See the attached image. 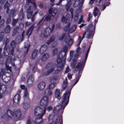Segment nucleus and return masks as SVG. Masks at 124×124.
<instances>
[{"label": "nucleus", "mask_w": 124, "mask_h": 124, "mask_svg": "<svg viewBox=\"0 0 124 124\" xmlns=\"http://www.w3.org/2000/svg\"><path fill=\"white\" fill-rule=\"evenodd\" d=\"M70 90L66 91L63 95L61 101L62 105H59L54 107L53 112L55 113L56 111H59L60 113H62L65 106L68 104L70 93Z\"/></svg>", "instance_id": "1"}, {"label": "nucleus", "mask_w": 124, "mask_h": 124, "mask_svg": "<svg viewBox=\"0 0 124 124\" xmlns=\"http://www.w3.org/2000/svg\"><path fill=\"white\" fill-rule=\"evenodd\" d=\"M92 25H89L86 31L84 32L82 38L81 37H79L78 39L79 42L78 45H79L83 39L85 38V36L86 34V37L87 39L92 38L94 33L95 28V24L92 27Z\"/></svg>", "instance_id": "2"}, {"label": "nucleus", "mask_w": 124, "mask_h": 124, "mask_svg": "<svg viewBox=\"0 0 124 124\" xmlns=\"http://www.w3.org/2000/svg\"><path fill=\"white\" fill-rule=\"evenodd\" d=\"M27 2L30 4V5L27 9L28 14L27 17L28 18H31L32 21H33L35 17L34 15L37 13L35 12L33 15L32 16V14L34 11H35L36 9V6L35 3L33 2V0H27Z\"/></svg>", "instance_id": "3"}, {"label": "nucleus", "mask_w": 124, "mask_h": 124, "mask_svg": "<svg viewBox=\"0 0 124 124\" xmlns=\"http://www.w3.org/2000/svg\"><path fill=\"white\" fill-rule=\"evenodd\" d=\"M46 108L42 109L39 107H36L35 109L34 114L38 116V118L36 119V122L38 124H43L42 116L45 114Z\"/></svg>", "instance_id": "4"}, {"label": "nucleus", "mask_w": 124, "mask_h": 124, "mask_svg": "<svg viewBox=\"0 0 124 124\" xmlns=\"http://www.w3.org/2000/svg\"><path fill=\"white\" fill-rule=\"evenodd\" d=\"M82 62H79L75 68V70L78 71V74L76 75L75 78L74 80L75 82L73 86L78 82L81 77L82 73L81 71L82 70V69H81L83 67H82Z\"/></svg>", "instance_id": "5"}, {"label": "nucleus", "mask_w": 124, "mask_h": 124, "mask_svg": "<svg viewBox=\"0 0 124 124\" xmlns=\"http://www.w3.org/2000/svg\"><path fill=\"white\" fill-rule=\"evenodd\" d=\"M64 37H65L64 39V41L65 42L68 46H71L73 43V40L70 38V35L68 34H64L62 35L59 37V40H62Z\"/></svg>", "instance_id": "6"}, {"label": "nucleus", "mask_w": 124, "mask_h": 124, "mask_svg": "<svg viewBox=\"0 0 124 124\" xmlns=\"http://www.w3.org/2000/svg\"><path fill=\"white\" fill-rule=\"evenodd\" d=\"M5 69H3L1 70H0V76L3 75L2 79L3 82H8L11 78V75L10 73H6L3 74L5 71Z\"/></svg>", "instance_id": "7"}, {"label": "nucleus", "mask_w": 124, "mask_h": 124, "mask_svg": "<svg viewBox=\"0 0 124 124\" xmlns=\"http://www.w3.org/2000/svg\"><path fill=\"white\" fill-rule=\"evenodd\" d=\"M70 13H67L65 16H63L62 19V21L63 23H67L69 21V20L72 19L73 17V9L72 8L70 9Z\"/></svg>", "instance_id": "8"}, {"label": "nucleus", "mask_w": 124, "mask_h": 124, "mask_svg": "<svg viewBox=\"0 0 124 124\" xmlns=\"http://www.w3.org/2000/svg\"><path fill=\"white\" fill-rule=\"evenodd\" d=\"M7 113H5L2 116V117L4 118H15V115L14 112L9 109H7Z\"/></svg>", "instance_id": "9"}, {"label": "nucleus", "mask_w": 124, "mask_h": 124, "mask_svg": "<svg viewBox=\"0 0 124 124\" xmlns=\"http://www.w3.org/2000/svg\"><path fill=\"white\" fill-rule=\"evenodd\" d=\"M65 61H66L65 60L62 62L61 59H57V66L60 69H58L54 71V73H58L63 68L64 64L65 63Z\"/></svg>", "instance_id": "10"}, {"label": "nucleus", "mask_w": 124, "mask_h": 124, "mask_svg": "<svg viewBox=\"0 0 124 124\" xmlns=\"http://www.w3.org/2000/svg\"><path fill=\"white\" fill-rule=\"evenodd\" d=\"M68 47L66 46H64L62 49V51L58 55V57L57 59H61L62 58L66 56L67 54V51ZM66 58V57H65V59Z\"/></svg>", "instance_id": "11"}, {"label": "nucleus", "mask_w": 124, "mask_h": 124, "mask_svg": "<svg viewBox=\"0 0 124 124\" xmlns=\"http://www.w3.org/2000/svg\"><path fill=\"white\" fill-rule=\"evenodd\" d=\"M15 60L14 59H11V57L10 56H9L8 57L6 62V68L7 70L10 71L11 70V67L10 66H9V64L10 62L11 64L13 66L15 65L14 64Z\"/></svg>", "instance_id": "12"}, {"label": "nucleus", "mask_w": 124, "mask_h": 124, "mask_svg": "<svg viewBox=\"0 0 124 124\" xmlns=\"http://www.w3.org/2000/svg\"><path fill=\"white\" fill-rule=\"evenodd\" d=\"M68 1L67 4L66 6V9L67 10L69 8L70 6L73 3L74 6L76 7L78 5L80 2V0H67Z\"/></svg>", "instance_id": "13"}, {"label": "nucleus", "mask_w": 124, "mask_h": 124, "mask_svg": "<svg viewBox=\"0 0 124 124\" xmlns=\"http://www.w3.org/2000/svg\"><path fill=\"white\" fill-rule=\"evenodd\" d=\"M76 25H74L70 27V24L69 23L64 28V29L65 31H68L69 33H71L76 30Z\"/></svg>", "instance_id": "14"}, {"label": "nucleus", "mask_w": 124, "mask_h": 124, "mask_svg": "<svg viewBox=\"0 0 124 124\" xmlns=\"http://www.w3.org/2000/svg\"><path fill=\"white\" fill-rule=\"evenodd\" d=\"M52 63H49L46 66V68L48 70V71L46 70L45 71H43V73H44V75H46L52 72L54 70L53 68L52 67Z\"/></svg>", "instance_id": "15"}, {"label": "nucleus", "mask_w": 124, "mask_h": 124, "mask_svg": "<svg viewBox=\"0 0 124 124\" xmlns=\"http://www.w3.org/2000/svg\"><path fill=\"white\" fill-rule=\"evenodd\" d=\"M100 14L101 13L100 12V10L98 9L97 8H95L93 12V14L95 17L96 16H97V19H98L99 18V16L100 15ZM97 20H96V19H95L94 20V23L93 25L92 24H91L89 25H91L92 26H91L92 27L94 25H95V24L96 25V23L97 22Z\"/></svg>", "instance_id": "16"}, {"label": "nucleus", "mask_w": 124, "mask_h": 124, "mask_svg": "<svg viewBox=\"0 0 124 124\" xmlns=\"http://www.w3.org/2000/svg\"><path fill=\"white\" fill-rule=\"evenodd\" d=\"M48 99V97L45 96L42 98L40 102V105L42 106L44 108H46V107L47 105Z\"/></svg>", "instance_id": "17"}, {"label": "nucleus", "mask_w": 124, "mask_h": 124, "mask_svg": "<svg viewBox=\"0 0 124 124\" xmlns=\"http://www.w3.org/2000/svg\"><path fill=\"white\" fill-rule=\"evenodd\" d=\"M6 89V86L4 85H1L0 83V99L5 96Z\"/></svg>", "instance_id": "18"}, {"label": "nucleus", "mask_w": 124, "mask_h": 124, "mask_svg": "<svg viewBox=\"0 0 124 124\" xmlns=\"http://www.w3.org/2000/svg\"><path fill=\"white\" fill-rule=\"evenodd\" d=\"M54 124H61L62 122V117L59 118L57 116H54L53 118ZM49 124H53L52 123H51Z\"/></svg>", "instance_id": "19"}, {"label": "nucleus", "mask_w": 124, "mask_h": 124, "mask_svg": "<svg viewBox=\"0 0 124 124\" xmlns=\"http://www.w3.org/2000/svg\"><path fill=\"white\" fill-rule=\"evenodd\" d=\"M20 97L18 94H16L14 96L13 99V102L15 105H18L20 102Z\"/></svg>", "instance_id": "20"}, {"label": "nucleus", "mask_w": 124, "mask_h": 124, "mask_svg": "<svg viewBox=\"0 0 124 124\" xmlns=\"http://www.w3.org/2000/svg\"><path fill=\"white\" fill-rule=\"evenodd\" d=\"M57 78V76H55L52 77L51 78V82L53 83L50 84L49 85V87L50 89H52L54 87L56 84V83L54 82H55Z\"/></svg>", "instance_id": "21"}, {"label": "nucleus", "mask_w": 124, "mask_h": 124, "mask_svg": "<svg viewBox=\"0 0 124 124\" xmlns=\"http://www.w3.org/2000/svg\"><path fill=\"white\" fill-rule=\"evenodd\" d=\"M34 79L32 76H29L28 78L27 84L28 86L30 87L34 83Z\"/></svg>", "instance_id": "22"}, {"label": "nucleus", "mask_w": 124, "mask_h": 124, "mask_svg": "<svg viewBox=\"0 0 124 124\" xmlns=\"http://www.w3.org/2000/svg\"><path fill=\"white\" fill-rule=\"evenodd\" d=\"M57 12V10L55 8H51L49 9V13L52 16H54Z\"/></svg>", "instance_id": "23"}, {"label": "nucleus", "mask_w": 124, "mask_h": 124, "mask_svg": "<svg viewBox=\"0 0 124 124\" xmlns=\"http://www.w3.org/2000/svg\"><path fill=\"white\" fill-rule=\"evenodd\" d=\"M45 86L46 84L45 83L42 82H40L39 84L38 85V88L39 90H42L44 89Z\"/></svg>", "instance_id": "24"}, {"label": "nucleus", "mask_w": 124, "mask_h": 124, "mask_svg": "<svg viewBox=\"0 0 124 124\" xmlns=\"http://www.w3.org/2000/svg\"><path fill=\"white\" fill-rule=\"evenodd\" d=\"M48 31H46V29L45 31L42 33L41 35V37L45 38H47L49 35H50L51 33H49L48 34Z\"/></svg>", "instance_id": "25"}, {"label": "nucleus", "mask_w": 124, "mask_h": 124, "mask_svg": "<svg viewBox=\"0 0 124 124\" xmlns=\"http://www.w3.org/2000/svg\"><path fill=\"white\" fill-rule=\"evenodd\" d=\"M47 48V46L45 45L42 46L40 49L39 52L40 53L42 54L44 53Z\"/></svg>", "instance_id": "26"}, {"label": "nucleus", "mask_w": 124, "mask_h": 124, "mask_svg": "<svg viewBox=\"0 0 124 124\" xmlns=\"http://www.w3.org/2000/svg\"><path fill=\"white\" fill-rule=\"evenodd\" d=\"M81 10L80 9H79L78 10H76V15H75L74 17V20L75 21L77 20L78 18L79 17V14L80 13H81Z\"/></svg>", "instance_id": "27"}, {"label": "nucleus", "mask_w": 124, "mask_h": 124, "mask_svg": "<svg viewBox=\"0 0 124 124\" xmlns=\"http://www.w3.org/2000/svg\"><path fill=\"white\" fill-rule=\"evenodd\" d=\"M55 96L58 99H60V90L58 89H56L55 92Z\"/></svg>", "instance_id": "28"}, {"label": "nucleus", "mask_w": 124, "mask_h": 124, "mask_svg": "<svg viewBox=\"0 0 124 124\" xmlns=\"http://www.w3.org/2000/svg\"><path fill=\"white\" fill-rule=\"evenodd\" d=\"M15 117H16L17 119H19L21 116L20 111L19 110L16 111L15 113Z\"/></svg>", "instance_id": "29"}, {"label": "nucleus", "mask_w": 124, "mask_h": 124, "mask_svg": "<svg viewBox=\"0 0 124 124\" xmlns=\"http://www.w3.org/2000/svg\"><path fill=\"white\" fill-rule=\"evenodd\" d=\"M54 27V25L53 24L51 27V28L48 27L46 28V31H48V34L49 33H51Z\"/></svg>", "instance_id": "30"}, {"label": "nucleus", "mask_w": 124, "mask_h": 124, "mask_svg": "<svg viewBox=\"0 0 124 124\" xmlns=\"http://www.w3.org/2000/svg\"><path fill=\"white\" fill-rule=\"evenodd\" d=\"M23 106L24 108L25 109L27 108L30 107V103L25 102H23Z\"/></svg>", "instance_id": "31"}, {"label": "nucleus", "mask_w": 124, "mask_h": 124, "mask_svg": "<svg viewBox=\"0 0 124 124\" xmlns=\"http://www.w3.org/2000/svg\"><path fill=\"white\" fill-rule=\"evenodd\" d=\"M50 20L51 16L49 15L45 16L44 18V21L45 22L49 21Z\"/></svg>", "instance_id": "32"}, {"label": "nucleus", "mask_w": 124, "mask_h": 124, "mask_svg": "<svg viewBox=\"0 0 124 124\" xmlns=\"http://www.w3.org/2000/svg\"><path fill=\"white\" fill-rule=\"evenodd\" d=\"M9 4L8 2H6L5 5V8L7 9L6 13H9L8 11H9Z\"/></svg>", "instance_id": "33"}, {"label": "nucleus", "mask_w": 124, "mask_h": 124, "mask_svg": "<svg viewBox=\"0 0 124 124\" xmlns=\"http://www.w3.org/2000/svg\"><path fill=\"white\" fill-rule=\"evenodd\" d=\"M49 55L47 54H45L43 55L42 57V60L43 61H46L49 57Z\"/></svg>", "instance_id": "34"}, {"label": "nucleus", "mask_w": 124, "mask_h": 124, "mask_svg": "<svg viewBox=\"0 0 124 124\" xmlns=\"http://www.w3.org/2000/svg\"><path fill=\"white\" fill-rule=\"evenodd\" d=\"M33 28L34 27L33 26H31L30 27L29 29V30L27 31V35L29 34V36L30 35V34L32 32Z\"/></svg>", "instance_id": "35"}, {"label": "nucleus", "mask_w": 124, "mask_h": 124, "mask_svg": "<svg viewBox=\"0 0 124 124\" xmlns=\"http://www.w3.org/2000/svg\"><path fill=\"white\" fill-rule=\"evenodd\" d=\"M46 94L48 96L51 95L52 94V92L50 90L48 89H46L45 91Z\"/></svg>", "instance_id": "36"}, {"label": "nucleus", "mask_w": 124, "mask_h": 124, "mask_svg": "<svg viewBox=\"0 0 124 124\" xmlns=\"http://www.w3.org/2000/svg\"><path fill=\"white\" fill-rule=\"evenodd\" d=\"M67 79L66 78H65V81H64L62 85V87L63 89L66 88L67 86Z\"/></svg>", "instance_id": "37"}, {"label": "nucleus", "mask_w": 124, "mask_h": 124, "mask_svg": "<svg viewBox=\"0 0 124 124\" xmlns=\"http://www.w3.org/2000/svg\"><path fill=\"white\" fill-rule=\"evenodd\" d=\"M37 53V51L36 50H35L33 52L32 55V58L33 59L35 58L36 56Z\"/></svg>", "instance_id": "38"}, {"label": "nucleus", "mask_w": 124, "mask_h": 124, "mask_svg": "<svg viewBox=\"0 0 124 124\" xmlns=\"http://www.w3.org/2000/svg\"><path fill=\"white\" fill-rule=\"evenodd\" d=\"M58 51V49L57 48L54 49L52 51V54L53 56L56 55Z\"/></svg>", "instance_id": "39"}, {"label": "nucleus", "mask_w": 124, "mask_h": 124, "mask_svg": "<svg viewBox=\"0 0 124 124\" xmlns=\"http://www.w3.org/2000/svg\"><path fill=\"white\" fill-rule=\"evenodd\" d=\"M10 30V27L9 26H7L5 29V32L7 33H8Z\"/></svg>", "instance_id": "40"}, {"label": "nucleus", "mask_w": 124, "mask_h": 124, "mask_svg": "<svg viewBox=\"0 0 124 124\" xmlns=\"http://www.w3.org/2000/svg\"><path fill=\"white\" fill-rule=\"evenodd\" d=\"M54 36L50 38L49 41H47V43L48 44H50L51 42L53 41L54 40Z\"/></svg>", "instance_id": "41"}, {"label": "nucleus", "mask_w": 124, "mask_h": 124, "mask_svg": "<svg viewBox=\"0 0 124 124\" xmlns=\"http://www.w3.org/2000/svg\"><path fill=\"white\" fill-rule=\"evenodd\" d=\"M20 18L21 19L23 17V10H21L19 14Z\"/></svg>", "instance_id": "42"}, {"label": "nucleus", "mask_w": 124, "mask_h": 124, "mask_svg": "<svg viewBox=\"0 0 124 124\" xmlns=\"http://www.w3.org/2000/svg\"><path fill=\"white\" fill-rule=\"evenodd\" d=\"M83 16H81V18L79 20V22L78 23L79 24H80L81 23H83L84 22V20H83Z\"/></svg>", "instance_id": "43"}, {"label": "nucleus", "mask_w": 124, "mask_h": 124, "mask_svg": "<svg viewBox=\"0 0 124 124\" xmlns=\"http://www.w3.org/2000/svg\"><path fill=\"white\" fill-rule=\"evenodd\" d=\"M110 4V3L109 2H108L107 4H106V6H105V4L103 5L102 7V10H103L106 7V6H107L108 5Z\"/></svg>", "instance_id": "44"}, {"label": "nucleus", "mask_w": 124, "mask_h": 124, "mask_svg": "<svg viewBox=\"0 0 124 124\" xmlns=\"http://www.w3.org/2000/svg\"><path fill=\"white\" fill-rule=\"evenodd\" d=\"M28 94L27 92V90H25L24 91V97H26L28 96Z\"/></svg>", "instance_id": "45"}, {"label": "nucleus", "mask_w": 124, "mask_h": 124, "mask_svg": "<svg viewBox=\"0 0 124 124\" xmlns=\"http://www.w3.org/2000/svg\"><path fill=\"white\" fill-rule=\"evenodd\" d=\"M9 51L7 52V50H5L4 51V55L5 56H7L9 55Z\"/></svg>", "instance_id": "46"}, {"label": "nucleus", "mask_w": 124, "mask_h": 124, "mask_svg": "<svg viewBox=\"0 0 124 124\" xmlns=\"http://www.w3.org/2000/svg\"><path fill=\"white\" fill-rule=\"evenodd\" d=\"M74 53V52L73 51H71L70 52V57H72L73 54Z\"/></svg>", "instance_id": "47"}, {"label": "nucleus", "mask_w": 124, "mask_h": 124, "mask_svg": "<svg viewBox=\"0 0 124 124\" xmlns=\"http://www.w3.org/2000/svg\"><path fill=\"white\" fill-rule=\"evenodd\" d=\"M17 19H14L12 23V25L13 26L15 25L17 22Z\"/></svg>", "instance_id": "48"}, {"label": "nucleus", "mask_w": 124, "mask_h": 124, "mask_svg": "<svg viewBox=\"0 0 124 124\" xmlns=\"http://www.w3.org/2000/svg\"><path fill=\"white\" fill-rule=\"evenodd\" d=\"M11 46L12 47H15V41H13L11 44Z\"/></svg>", "instance_id": "49"}, {"label": "nucleus", "mask_w": 124, "mask_h": 124, "mask_svg": "<svg viewBox=\"0 0 124 124\" xmlns=\"http://www.w3.org/2000/svg\"><path fill=\"white\" fill-rule=\"evenodd\" d=\"M92 15L90 13H89L88 14V21H89L90 19L92 18Z\"/></svg>", "instance_id": "50"}, {"label": "nucleus", "mask_w": 124, "mask_h": 124, "mask_svg": "<svg viewBox=\"0 0 124 124\" xmlns=\"http://www.w3.org/2000/svg\"><path fill=\"white\" fill-rule=\"evenodd\" d=\"M29 46H25V48H26V52H24V54H27V52L28 51V48H29Z\"/></svg>", "instance_id": "51"}, {"label": "nucleus", "mask_w": 124, "mask_h": 124, "mask_svg": "<svg viewBox=\"0 0 124 124\" xmlns=\"http://www.w3.org/2000/svg\"><path fill=\"white\" fill-rule=\"evenodd\" d=\"M52 108V107L51 106H48L47 108V110L48 111H49L51 110Z\"/></svg>", "instance_id": "52"}, {"label": "nucleus", "mask_w": 124, "mask_h": 124, "mask_svg": "<svg viewBox=\"0 0 124 124\" xmlns=\"http://www.w3.org/2000/svg\"><path fill=\"white\" fill-rule=\"evenodd\" d=\"M4 22L5 21L3 19L1 20L0 22V27H1V26L3 24Z\"/></svg>", "instance_id": "53"}, {"label": "nucleus", "mask_w": 124, "mask_h": 124, "mask_svg": "<svg viewBox=\"0 0 124 124\" xmlns=\"http://www.w3.org/2000/svg\"><path fill=\"white\" fill-rule=\"evenodd\" d=\"M70 69L68 67H67L65 71V73H67L70 71Z\"/></svg>", "instance_id": "54"}, {"label": "nucleus", "mask_w": 124, "mask_h": 124, "mask_svg": "<svg viewBox=\"0 0 124 124\" xmlns=\"http://www.w3.org/2000/svg\"><path fill=\"white\" fill-rule=\"evenodd\" d=\"M89 49H90V48H89L88 49V50H87V52H86V55H85V60H86V59H87V57L88 56V53H89Z\"/></svg>", "instance_id": "55"}, {"label": "nucleus", "mask_w": 124, "mask_h": 124, "mask_svg": "<svg viewBox=\"0 0 124 124\" xmlns=\"http://www.w3.org/2000/svg\"><path fill=\"white\" fill-rule=\"evenodd\" d=\"M26 124H31V119H29L27 120Z\"/></svg>", "instance_id": "56"}, {"label": "nucleus", "mask_w": 124, "mask_h": 124, "mask_svg": "<svg viewBox=\"0 0 124 124\" xmlns=\"http://www.w3.org/2000/svg\"><path fill=\"white\" fill-rule=\"evenodd\" d=\"M68 77L69 79H70L72 78V76L70 74H68Z\"/></svg>", "instance_id": "57"}, {"label": "nucleus", "mask_w": 124, "mask_h": 124, "mask_svg": "<svg viewBox=\"0 0 124 124\" xmlns=\"http://www.w3.org/2000/svg\"><path fill=\"white\" fill-rule=\"evenodd\" d=\"M11 21V19L10 18H8L7 19V23H8L10 22Z\"/></svg>", "instance_id": "58"}, {"label": "nucleus", "mask_w": 124, "mask_h": 124, "mask_svg": "<svg viewBox=\"0 0 124 124\" xmlns=\"http://www.w3.org/2000/svg\"><path fill=\"white\" fill-rule=\"evenodd\" d=\"M4 33L3 32H1L0 33V37L1 39H2L4 35Z\"/></svg>", "instance_id": "59"}, {"label": "nucleus", "mask_w": 124, "mask_h": 124, "mask_svg": "<svg viewBox=\"0 0 124 124\" xmlns=\"http://www.w3.org/2000/svg\"><path fill=\"white\" fill-rule=\"evenodd\" d=\"M31 24V23L29 22H27L26 23L25 26H28L30 25Z\"/></svg>", "instance_id": "60"}, {"label": "nucleus", "mask_w": 124, "mask_h": 124, "mask_svg": "<svg viewBox=\"0 0 124 124\" xmlns=\"http://www.w3.org/2000/svg\"><path fill=\"white\" fill-rule=\"evenodd\" d=\"M72 58V57L69 56L67 59L68 61V62H70Z\"/></svg>", "instance_id": "61"}, {"label": "nucleus", "mask_w": 124, "mask_h": 124, "mask_svg": "<svg viewBox=\"0 0 124 124\" xmlns=\"http://www.w3.org/2000/svg\"><path fill=\"white\" fill-rule=\"evenodd\" d=\"M63 0H60V1L59 2V3H57L56 4V5H59L61 3V2Z\"/></svg>", "instance_id": "62"}, {"label": "nucleus", "mask_w": 124, "mask_h": 124, "mask_svg": "<svg viewBox=\"0 0 124 124\" xmlns=\"http://www.w3.org/2000/svg\"><path fill=\"white\" fill-rule=\"evenodd\" d=\"M21 88L23 89L25 88V86L23 85H21Z\"/></svg>", "instance_id": "63"}, {"label": "nucleus", "mask_w": 124, "mask_h": 124, "mask_svg": "<svg viewBox=\"0 0 124 124\" xmlns=\"http://www.w3.org/2000/svg\"><path fill=\"white\" fill-rule=\"evenodd\" d=\"M6 0H0V2L1 3H2L4 2Z\"/></svg>", "instance_id": "64"}]
</instances>
